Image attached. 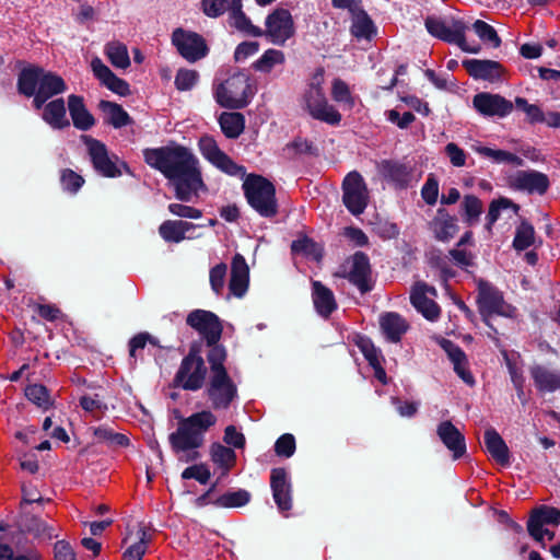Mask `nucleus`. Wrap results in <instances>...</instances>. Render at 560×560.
<instances>
[{
	"instance_id": "774afa93",
	"label": "nucleus",
	"mask_w": 560,
	"mask_h": 560,
	"mask_svg": "<svg viewBox=\"0 0 560 560\" xmlns=\"http://www.w3.org/2000/svg\"><path fill=\"white\" fill-rule=\"evenodd\" d=\"M202 11L209 18H218L229 11L228 0H202Z\"/></svg>"
},
{
	"instance_id": "ea45409f",
	"label": "nucleus",
	"mask_w": 560,
	"mask_h": 560,
	"mask_svg": "<svg viewBox=\"0 0 560 560\" xmlns=\"http://www.w3.org/2000/svg\"><path fill=\"white\" fill-rule=\"evenodd\" d=\"M219 122L228 138H237L245 127L244 117L240 113H223L220 116Z\"/></svg>"
},
{
	"instance_id": "1a4fd4ad",
	"label": "nucleus",
	"mask_w": 560,
	"mask_h": 560,
	"mask_svg": "<svg viewBox=\"0 0 560 560\" xmlns=\"http://www.w3.org/2000/svg\"><path fill=\"white\" fill-rule=\"evenodd\" d=\"M253 95V88L247 75L235 73L214 88L219 105H244Z\"/></svg>"
},
{
	"instance_id": "473e14b6",
	"label": "nucleus",
	"mask_w": 560,
	"mask_h": 560,
	"mask_svg": "<svg viewBox=\"0 0 560 560\" xmlns=\"http://www.w3.org/2000/svg\"><path fill=\"white\" fill-rule=\"evenodd\" d=\"M443 348L448 354L450 360L454 364V370L457 375L468 385L475 383L474 376L467 369V358L464 351L453 342L445 340Z\"/></svg>"
},
{
	"instance_id": "b1692460",
	"label": "nucleus",
	"mask_w": 560,
	"mask_h": 560,
	"mask_svg": "<svg viewBox=\"0 0 560 560\" xmlns=\"http://www.w3.org/2000/svg\"><path fill=\"white\" fill-rule=\"evenodd\" d=\"M249 283V268L241 254H235L231 264L230 293L236 298L245 295Z\"/></svg>"
},
{
	"instance_id": "603ef678",
	"label": "nucleus",
	"mask_w": 560,
	"mask_h": 560,
	"mask_svg": "<svg viewBox=\"0 0 560 560\" xmlns=\"http://www.w3.org/2000/svg\"><path fill=\"white\" fill-rule=\"evenodd\" d=\"M250 500V494L246 490L240 489L236 491H229L220 495L215 504L222 508H240L247 504Z\"/></svg>"
},
{
	"instance_id": "37998d69",
	"label": "nucleus",
	"mask_w": 560,
	"mask_h": 560,
	"mask_svg": "<svg viewBox=\"0 0 560 560\" xmlns=\"http://www.w3.org/2000/svg\"><path fill=\"white\" fill-rule=\"evenodd\" d=\"M93 435L97 442L106 443L110 447H126L129 445V439L125 434L114 432L105 425L94 428Z\"/></svg>"
},
{
	"instance_id": "aec40b11",
	"label": "nucleus",
	"mask_w": 560,
	"mask_h": 560,
	"mask_svg": "<svg viewBox=\"0 0 560 560\" xmlns=\"http://www.w3.org/2000/svg\"><path fill=\"white\" fill-rule=\"evenodd\" d=\"M509 185L515 190L544 195L549 188V178L538 171H517L509 177Z\"/></svg>"
},
{
	"instance_id": "39448f33",
	"label": "nucleus",
	"mask_w": 560,
	"mask_h": 560,
	"mask_svg": "<svg viewBox=\"0 0 560 560\" xmlns=\"http://www.w3.org/2000/svg\"><path fill=\"white\" fill-rule=\"evenodd\" d=\"M334 277L347 279L355 285L361 293L372 290L371 266L369 257L357 252L347 258L339 268L334 272Z\"/></svg>"
},
{
	"instance_id": "423d86ee",
	"label": "nucleus",
	"mask_w": 560,
	"mask_h": 560,
	"mask_svg": "<svg viewBox=\"0 0 560 560\" xmlns=\"http://www.w3.org/2000/svg\"><path fill=\"white\" fill-rule=\"evenodd\" d=\"M425 27L428 32L447 43L456 44L462 50L470 54H478L480 51L479 45H470L466 40V31L469 27L459 20H454L451 25L436 18H427Z\"/></svg>"
},
{
	"instance_id": "a18cd8bd",
	"label": "nucleus",
	"mask_w": 560,
	"mask_h": 560,
	"mask_svg": "<svg viewBox=\"0 0 560 560\" xmlns=\"http://www.w3.org/2000/svg\"><path fill=\"white\" fill-rule=\"evenodd\" d=\"M291 249L295 254H301L316 261H319L323 257L322 246L306 236L295 240Z\"/></svg>"
},
{
	"instance_id": "49530a36",
	"label": "nucleus",
	"mask_w": 560,
	"mask_h": 560,
	"mask_svg": "<svg viewBox=\"0 0 560 560\" xmlns=\"http://www.w3.org/2000/svg\"><path fill=\"white\" fill-rule=\"evenodd\" d=\"M535 240L534 226L526 221H522L515 230L513 247L517 252L525 250L535 244Z\"/></svg>"
},
{
	"instance_id": "9b49d317",
	"label": "nucleus",
	"mask_w": 560,
	"mask_h": 560,
	"mask_svg": "<svg viewBox=\"0 0 560 560\" xmlns=\"http://www.w3.org/2000/svg\"><path fill=\"white\" fill-rule=\"evenodd\" d=\"M172 44L188 62H197L209 54L206 39L198 33L178 27L172 33Z\"/></svg>"
},
{
	"instance_id": "bb28decb",
	"label": "nucleus",
	"mask_w": 560,
	"mask_h": 560,
	"mask_svg": "<svg viewBox=\"0 0 560 560\" xmlns=\"http://www.w3.org/2000/svg\"><path fill=\"white\" fill-rule=\"evenodd\" d=\"M468 74L478 80L495 81L502 74V66L493 60L468 59L463 61Z\"/></svg>"
},
{
	"instance_id": "7ed1b4c3",
	"label": "nucleus",
	"mask_w": 560,
	"mask_h": 560,
	"mask_svg": "<svg viewBox=\"0 0 560 560\" xmlns=\"http://www.w3.org/2000/svg\"><path fill=\"white\" fill-rule=\"evenodd\" d=\"M66 90L63 79L40 67L28 66L18 77V91L27 97L34 96L35 105H42Z\"/></svg>"
},
{
	"instance_id": "c9c22d12",
	"label": "nucleus",
	"mask_w": 560,
	"mask_h": 560,
	"mask_svg": "<svg viewBox=\"0 0 560 560\" xmlns=\"http://www.w3.org/2000/svg\"><path fill=\"white\" fill-rule=\"evenodd\" d=\"M482 210L483 205L478 197L474 195L464 196L460 202V214L467 225L472 226L477 224L479 222Z\"/></svg>"
},
{
	"instance_id": "4c0bfd02",
	"label": "nucleus",
	"mask_w": 560,
	"mask_h": 560,
	"mask_svg": "<svg viewBox=\"0 0 560 560\" xmlns=\"http://www.w3.org/2000/svg\"><path fill=\"white\" fill-rule=\"evenodd\" d=\"M26 398L39 409L46 411L54 406V398L46 386L31 384L25 388Z\"/></svg>"
},
{
	"instance_id": "4468645a",
	"label": "nucleus",
	"mask_w": 560,
	"mask_h": 560,
	"mask_svg": "<svg viewBox=\"0 0 560 560\" xmlns=\"http://www.w3.org/2000/svg\"><path fill=\"white\" fill-rule=\"evenodd\" d=\"M207 395L213 409H228L237 397V387L228 372L210 375Z\"/></svg>"
},
{
	"instance_id": "a878e982",
	"label": "nucleus",
	"mask_w": 560,
	"mask_h": 560,
	"mask_svg": "<svg viewBox=\"0 0 560 560\" xmlns=\"http://www.w3.org/2000/svg\"><path fill=\"white\" fill-rule=\"evenodd\" d=\"M380 327L386 340L396 343L409 329V323L400 314L387 312L380 316Z\"/></svg>"
},
{
	"instance_id": "0e129e2a",
	"label": "nucleus",
	"mask_w": 560,
	"mask_h": 560,
	"mask_svg": "<svg viewBox=\"0 0 560 560\" xmlns=\"http://www.w3.org/2000/svg\"><path fill=\"white\" fill-rule=\"evenodd\" d=\"M310 150L311 143L306 139L295 138L282 149V153L287 159H294L300 154L310 152Z\"/></svg>"
},
{
	"instance_id": "a19ab883",
	"label": "nucleus",
	"mask_w": 560,
	"mask_h": 560,
	"mask_svg": "<svg viewBox=\"0 0 560 560\" xmlns=\"http://www.w3.org/2000/svg\"><path fill=\"white\" fill-rule=\"evenodd\" d=\"M105 55L116 68L126 69L130 66L127 46L118 40L109 42L105 46Z\"/></svg>"
},
{
	"instance_id": "79ce46f5",
	"label": "nucleus",
	"mask_w": 560,
	"mask_h": 560,
	"mask_svg": "<svg viewBox=\"0 0 560 560\" xmlns=\"http://www.w3.org/2000/svg\"><path fill=\"white\" fill-rule=\"evenodd\" d=\"M526 118L535 124V122H544L549 127L560 128V113L558 112H544L542 107H521Z\"/></svg>"
},
{
	"instance_id": "c756f323",
	"label": "nucleus",
	"mask_w": 560,
	"mask_h": 560,
	"mask_svg": "<svg viewBox=\"0 0 560 560\" xmlns=\"http://www.w3.org/2000/svg\"><path fill=\"white\" fill-rule=\"evenodd\" d=\"M312 299L316 312L322 317H329L337 308V302L334 292L324 285L320 281H312Z\"/></svg>"
},
{
	"instance_id": "de8ad7c7",
	"label": "nucleus",
	"mask_w": 560,
	"mask_h": 560,
	"mask_svg": "<svg viewBox=\"0 0 560 560\" xmlns=\"http://www.w3.org/2000/svg\"><path fill=\"white\" fill-rule=\"evenodd\" d=\"M471 28L480 38V40L493 48H498L501 45V38L493 26L486 23L485 21L477 20L472 23Z\"/></svg>"
},
{
	"instance_id": "5701e85b",
	"label": "nucleus",
	"mask_w": 560,
	"mask_h": 560,
	"mask_svg": "<svg viewBox=\"0 0 560 560\" xmlns=\"http://www.w3.org/2000/svg\"><path fill=\"white\" fill-rule=\"evenodd\" d=\"M560 524V511L556 508L541 506L535 509L528 521L527 530L534 540H539L541 537V527L547 525Z\"/></svg>"
},
{
	"instance_id": "338daca9",
	"label": "nucleus",
	"mask_w": 560,
	"mask_h": 560,
	"mask_svg": "<svg viewBox=\"0 0 560 560\" xmlns=\"http://www.w3.org/2000/svg\"><path fill=\"white\" fill-rule=\"evenodd\" d=\"M156 346L155 339L148 332H139L129 341V354L135 360L138 358L139 351L143 350L147 343Z\"/></svg>"
},
{
	"instance_id": "680f3d73",
	"label": "nucleus",
	"mask_w": 560,
	"mask_h": 560,
	"mask_svg": "<svg viewBox=\"0 0 560 560\" xmlns=\"http://www.w3.org/2000/svg\"><path fill=\"white\" fill-rule=\"evenodd\" d=\"M331 96L337 103L353 104L355 102L349 85L341 79H335L332 81Z\"/></svg>"
},
{
	"instance_id": "cd10ccee",
	"label": "nucleus",
	"mask_w": 560,
	"mask_h": 560,
	"mask_svg": "<svg viewBox=\"0 0 560 560\" xmlns=\"http://www.w3.org/2000/svg\"><path fill=\"white\" fill-rule=\"evenodd\" d=\"M91 68L94 75L100 80V82L110 91L119 95H126L129 93L128 83L122 79L116 77L113 73V71L98 57L92 59Z\"/></svg>"
},
{
	"instance_id": "58836bf2",
	"label": "nucleus",
	"mask_w": 560,
	"mask_h": 560,
	"mask_svg": "<svg viewBox=\"0 0 560 560\" xmlns=\"http://www.w3.org/2000/svg\"><path fill=\"white\" fill-rule=\"evenodd\" d=\"M229 20L230 24L238 30L240 32H243L247 35L254 36V37H260L262 36V28L254 25L250 20L246 16V14L243 12L242 8L240 9H230L229 10Z\"/></svg>"
},
{
	"instance_id": "412c9836",
	"label": "nucleus",
	"mask_w": 560,
	"mask_h": 560,
	"mask_svg": "<svg viewBox=\"0 0 560 560\" xmlns=\"http://www.w3.org/2000/svg\"><path fill=\"white\" fill-rule=\"evenodd\" d=\"M380 172L385 180L397 189H404L418 179L415 176L413 168L399 161H383L380 165Z\"/></svg>"
},
{
	"instance_id": "864d4df0",
	"label": "nucleus",
	"mask_w": 560,
	"mask_h": 560,
	"mask_svg": "<svg viewBox=\"0 0 560 560\" xmlns=\"http://www.w3.org/2000/svg\"><path fill=\"white\" fill-rule=\"evenodd\" d=\"M80 406L94 419H101L107 410V405L100 398L97 394L83 395L80 398Z\"/></svg>"
},
{
	"instance_id": "8fccbe9b",
	"label": "nucleus",
	"mask_w": 560,
	"mask_h": 560,
	"mask_svg": "<svg viewBox=\"0 0 560 560\" xmlns=\"http://www.w3.org/2000/svg\"><path fill=\"white\" fill-rule=\"evenodd\" d=\"M509 208H512L515 213L520 209V207L517 205L513 203L512 200H510L508 198H504V197H501L499 199L492 200L490 202V205H489V210H488V213L486 215V221H487L486 226H487V229L491 230L492 225L500 218L501 211L505 210V209H509Z\"/></svg>"
},
{
	"instance_id": "4d7b16f0",
	"label": "nucleus",
	"mask_w": 560,
	"mask_h": 560,
	"mask_svg": "<svg viewBox=\"0 0 560 560\" xmlns=\"http://www.w3.org/2000/svg\"><path fill=\"white\" fill-rule=\"evenodd\" d=\"M306 109L314 119L329 125H338L341 119V115L336 110V107H306Z\"/></svg>"
},
{
	"instance_id": "5fc2aeb1",
	"label": "nucleus",
	"mask_w": 560,
	"mask_h": 560,
	"mask_svg": "<svg viewBox=\"0 0 560 560\" xmlns=\"http://www.w3.org/2000/svg\"><path fill=\"white\" fill-rule=\"evenodd\" d=\"M228 266L224 262H220L212 267L209 272V281L212 291L217 295H222L225 287Z\"/></svg>"
},
{
	"instance_id": "e433bc0d",
	"label": "nucleus",
	"mask_w": 560,
	"mask_h": 560,
	"mask_svg": "<svg viewBox=\"0 0 560 560\" xmlns=\"http://www.w3.org/2000/svg\"><path fill=\"white\" fill-rule=\"evenodd\" d=\"M472 150L494 163H508L517 166L523 165V160L520 156L504 150H494L480 144L472 145Z\"/></svg>"
},
{
	"instance_id": "bf43d9fd",
	"label": "nucleus",
	"mask_w": 560,
	"mask_h": 560,
	"mask_svg": "<svg viewBox=\"0 0 560 560\" xmlns=\"http://www.w3.org/2000/svg\"><path fill=\"white\" fill-rule=\"evenodd\" d=\"M199 79V73L192 69L182 68L177 71L175 75V86L179 91H188L196 85Z\"/></svg>"
},
{
	"instance_id": "0eeeda50",
	"label": "nucleus",
	"mask_w": 560,
	"mask_h": 560,
	"mask_svg": "<svg viewBox=\"0 0 560 560\" xmlns=\"http://www.w3.org/2000/svg\"><path fill=\"white\" fill-rule=\"evenodd\" d=\"M477 302L479 311L489 326L488 317L492 314L510 318L517 315V310L504 301L502 293L485 280L478 281Z\"/></svg>"
},
{
	"instance_id": "393cba45",
	"label": "nucleus",
	"mask_w": 560,
	"mask_h": 560,
	"mask_svg": "<svg viewBox=\"0 0 560 560\" xmlns=\"http://www.w3.org/2000/svg\"><path fill=\"white\" fill-rule=\"evenodd\" d=\"M430 230L438 241L448 242L458 232L457 219L444 208H440L430 222Z\"/></svg>"
},
{
	"instance_id": "13d9d810",
	"label": "nucleus",
	"mask_w": 560,
	"mask_h": 560,
	"mask_svg": "<svg viewBox=\"0 0 560 560\" xmlns=\"http://www.w3.org/2000/svg\"><path fill=\"white\" fill-rule=\"evenodd\" d=\"M60 183L63 190L75 194L84 184V178L70 168L60 172Z\"/></svg>"
},
{
	"instance_id": "69168bd1",
	"label": "nucleus",
	"mask_w": 560,
	"mask_h": 560,
	"mask_svg": "<svg viewBox=\"0 0 560 560\" xmlns=\"http://www.w3.org/2000/svg\"><path fill=\"white\" fill-rule=\"evenodd\" d=\"M275 452L278 456L291 457L295 452V439L292 434L281 435L275 443Z\"/></svg>"
},
{
	"instance_id": "3c124183",
	"label": "nucleus",
	"mask_w": 560,
	"mask_h": 560,
	"mask_svg": "<svg viewBox=\"0 0 560 560\" xmlns=\"http://www.w3.org/2000/svg\"><path fill=\"white\" fill-rule=\"evenodd\" d=\"M374 33L372 20L363 11L357 13L351 25V34L357 38H371Z\"/></svg>"
},
{
	"instance_id": "2f4dec72",
	"label": "nucleus",
	"mask_w": 560,
	"mask_h": 560,
	"mask_svg": "<svg viewBox=\"0 0 560 560\" xmlns=\"http://www.w3.org/2000/svg\"><path fill=\"white\" fill-rule=\"evenodd\" d=\"M325 82V69L318 67L308 79L307 90L304 94L306 105H327L323 84Z\"/></svg>"
},
{
	"instance_id": "6ab92c4d",
	"label": "nucleus",
	"mask_w": 560,
	"mask_h": 560,
	"mask_svg": "<svg viewBox=\"0 0 560 560\" xmlns=\"http://www.w3.org/2000/svg\"><path fill=\"white\" fill-rule=\"evenodd\" d=\"M270 487L278 511L289 517L293 508L292 486L288 471L284 468H273L270 474Z\"/></svg>"
},
{
	"instance_id": "f03ea898",
	"label": "nucleus",
	"mask_w": 560,
	"mask_h": 560,
	"mask_svg": "<svg viewBox=\"0 0 560 560\" xmlns=\"http://www.w3.org/2000/svg\"><path fill=\"white\" fill-rule=\"evenodd\" d=\"M217 423V415L209 409L179 419L176 430L168 435L171 450L177 459L185 463L197 460L199 450L206 444V434Z\"/></svg>"
},
{
	"instance_id": "c85d7f7f",
	"label": "nucleus",
	"mask_w": 560,
	"mask_h": 560,
	"mask_svg": "<svg viewBox=\"0 0 560 560\" xmlns=\"http://www.w3.org/2000/svg\"><path fill=\"white\" fill-rule=\"evenodd\" d=\"M529 373L538 392L552 393L560 389V371L536 364L530 368Z\"/></svg>"
},
{
	"instance_id": "dca6fc26",
	"label": "nucleus",
	"mask_w": 560,
	"mask_h": 560,
	"mask_svg": "<svg viewBox=\"0 0 560 560\" xmlns=\"http://www.w3.org/2000/svg\"><path fill=\"white\" fill-rule=\"evenodd\" d=\"M186 323L199 332L208 346L214 345L221 338L222 325L219 317L212 312L195 310L188 314Z\"/></svg>"
},
{
	"instance_id": "e2e57ef3",
	"label": "nucleus",
	"mask_w": 560,
	"mask_h": 560,
	"mask_svg": "<svg viewBox=\"0 0 560 560\" xmlns=\"http://www.w3.org/2000/svg\"><path fill=\"white\" fill-rule=\"evenodd\" d=\"M69 109L73 125L77 128L81 130H86L94 125L95 119L88 112L86 107H69Z\"/></svg>"
},
{
	"instance_id": "f257e3e1",
	"label": "nucleus",
	"mask_w": 560,
	"mask_h": 560,
	"mask_svg": "<svg viewBox=\"0 0 560 560\" xmlns=\"http://www.w3.org/2000/svg\"><path fill=\"white\" fill-rule=\"evenodd\" d=\"M144 162L159 171L175 188V196L182 201H190L205 188L199 161L186 147L171 143L142 151Z\"/></svg>"
},
{
	"instance_id": "4be33fe9",
	"label": "nucleus",
	"mask_w": 560,
	"mask_h": 560,
	"mask_svg": "<svg viewBox=\"0 0 560 560\" xmlns=\"http://www.w3.org/2000/svg\"><path fill=\"white\" fill-rule=\"evenodd\" d=\"M436 434L445 447L452 452L454 459L460 458L466 453L465 436L450 420L439 423Z\"/></svg>"
},
{
	"instance_id": "f8f14e48",
	"label": "nucleus",
	"mask_w": 560,
	"mask_h": 560,
	"mask_svg": "<svg viewBox=\"0 0 560 560\" xmlns=\"http://www.w3.org/2000/svg\"><path fill=\"white\" fill-rule=\"evenodd\" d=\"M266 28L262 36L279 46H283L288 39L294 36L295 25L291 13L287 9L278 8L267 15Z\"/></svg>"
},
{
	"instance_id": "6e6552de",
	"label": "nucleus",
	"mask_w": 560,
	"mask_h": 560,
	"mask_svg": "<svg viewBox=\"0 0 560 560\" xmlns=\"http://www.w3.org/2000/svg\"><path fill=\"white\" fill-rule=\"evenodd\" d=\"M207 375V368L203 359L191 350L183 360L177 370L174 382L176 386L196 392L202 388Z\"/></svg>"
},
{
	"instance_id": "f3484780",
	"label": "nucleus",
	"mask_w": 560,
	"mask_h": 560,
	"mask_svg": "<svg viewBox=\"0 0 560 560\" xmlns=\"http://www.w3.org/2000/svg\"><path fill=\"white\" fill-rule=\"evenodd\" d=\"M153 539V530L142 524L129 527L122 540L124 560H142Z\"/></svg>"
},
{
	"instance_id": "6e6d98bb",
	"label": "nucleus",
	"mask_w": 560,
	"mask_h": 560,
	"mask_svg": "<svg viewBox=\"0 0 560 560\" xmlns=\"http://www.w3.org/2000/svg\"><path fill=\"white\" fill-rule=\"evenodd\" d=\"M42 117L54 128H62L69 125L66 107H43Z\"/></svg>"
},
{
	"instance_id": "ddd939ff",
	"label": "nucleus",
	"mask_w": 560,
	"mask_h": 560,
	"mask_svg": "<svg viewBox=\"0 0 560 560\" xmlns=\"http://www.w3.org/2000/svg\"><path fill=\"white\" fill-rule=\"evenodd\" d=\"M198 147L203 158L225 174L240 177L245 176V167L236 164L225 154L212 137H201Z\"/></svg>"
},
{
	"instance_id": "f704fd0d",
	"label": "nucleus",
	"mask_w": 560,
	"mask_h": 560,
	"mask_svg": "<svg viewBox=\"0 0 560 560\" xmlns=\"http://www.w3.org/2000/svg\"><path fill=\"white\" fill-rule=\"evenodd\" d=\"M192 228V224L185 221L166 220L160 228L161 237L170 243H179L185 238L186 232Z\"/></svg>"
},
{
	"instance_id": "09e8293b",
	"label": "nucleus",
	"mask_w": 560,
	"mask_h": 560,
	"mask_svg": "<svg viewBox=\"0 0 560 560\" xmlns=\"http://www.w3.org/2000/svg\"><path fill=\"white\" fill-rule=\"evenodd\" d=\"M209 347L207 360L210 364V375L228 372L224 366L228 357L225 348L218 342Z\"/></svg>"
},
{
	"instance_id": "20e7f679",
	"label": "nucleus",
	"mask_w": 560,
	"mask_h": 560,
	"mask_svg": "<svg viewBox=\"0 0 560 560\" xmlns=\"http://www.w3.org/2000/svg\"><path fill=\"white\" fill-rule=\"evenodd\" d=\"M243 190L250 207L261 217L271 218L277 214L276 189L268 179L250 174L243 183Z\"/></svg>"
},
{
	"instance_id": "7c9ffc66",
	"label": "nucleus",
	"mask_w": 560,
	"mask_h": 560,
	"mask_svg": "<svg viewBox=\"0 0 560 560\" xmlns=\"http://www.w3.org/2000/svg\"><path fill=\"white\" fill-rule=\"evenodd\" d=\"M483 439L486 448L491 457L501 466H509L510 451L500 434L494 429L490 428L486 430Z\"/></svg>"
},
{
	"instance_id": "9d476101",
	"label": "nucleus",
	"mask_w": 560,
	"mask_h": 560,
	"mask_svg": "<svg viewBox=\"0 0 560 560\" xmlns=\"http://www.w3.org/2000/svg\"><path fill=\"white\" fill-rule=\"evenodd\" d=\"M370 192L362 175L352 171L342 182V201L353 215L362 214L369 203Z\"/></svg>"
},
{
	"instance_id": "052dcab7",
	"label": "nucleus",
	"mask_w": 560,
	"mask_h": 560,
	"mask_svg": "<svg viewBox=\"0 0 560 560\" xmlns=\"http://www.w3.org/2000/svg\"><path fill=\"white\" fill-rule=\"evenodd\" d=\"M358 347L371 366L383 363L382 352L368 338H360Z\"/></svg>"
},
{
	"instance_id": "c03bdc74",
	"label": "nucleus",
	"mask_w": 560,
	"mask_h": 560,
	"mask_svg": "<svg viewBox=\"0 0 560 560\" xmlns=\"http://www.w3.org/2000/svg\"><path fill=\"white\" fill-rule=\"evenodd\" d=\"M285 56L278 49H267L262 56L253 63V69L259 72L269 73L276 66L283 65Z\"/></svg>"
},
{
	"instance_id": "2eb2a0df",
	"label": "nucleus",
	"mask_w": 560,
	"mask_h": 560,
	"mask_svg": "<svg viewBox=\"0 0 560 560\" xmlns=\"http://www.w3.org/2000/svg\"><path fill=\"white\" fill-rule=\"evenodd\" d=\"M436 295L434 287L423 281H417L410 291V302L424 318L435 322L441 315V307L435 302Z\"/></svg>"
},
{
	"instance_id": "72a5a7b5",
	"label": "nucleus",
	"mask_w": 560,
	"mask_h": 560,
	"mask_svg": "<svg viewBox=\"0 0 560 560\" xmlns=\"http://www.w3.org/2000/svg\"><path fill=\"white\" fill-rule=\"evenodd\" d=\"M210 457L212 463L226 475L236 463L235 452L221 443H213L210 446Z\"/></svg>"
},
{
	"instance_id": "a211bd4d",
	"label": "nucleus",
	"mask_w": 560,
	"mask_h": 560,
	"mask_svg": "<svg viewBox=\"0 0 560 560\" xmlns=\"http://www.w3.org/2000/svg\"><path fill=\"white\" fill-rule=\"evenodd\" d=\"M82 141L88 148L89 155L96 172L106 177H117L121 175L115 161L117 158L109 156L104 143L90 136H82Z\"/></svg>"
}]
</instances>
